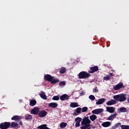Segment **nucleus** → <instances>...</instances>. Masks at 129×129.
I'll use <instances>...</instances> for the list:
<instances>
[{"instance_id":"f257e3e1","label":"nucleus","mask_w":129,"mask_h":129,"mask_svg":"<svg viewBox=\"0 0 129 129\" xmlns=\"http://www.w3.org/2000/svg\"><path fill=\"white\" fill-rule=\"evenodd\" d=\"M113 99H115L116 101H119L120 102H122L126 100V97H125V95L123 94L114 95L113 96Z\"/></svg>"},{"instance_id":"f03ea898","label":"nucleus","mask_w":129,"mask_h":129,"mask_svg":"<svg viewBox=\"0 0 129 129\" xmlns=\"http://www.w3.org/2000/svg\"><path fill=\"white\" fill-rule=\"evenodd\" d=\"M90 76V74L83 71L79 74V79H87V78H89Z\"/></svg>"},{"instance_id":"7ed1b4c3","label":"nucleus","mask_w":129,"mask_h":129,"mask_svg":"<svg viewBox=\"0 0 129 129\" xmlns=\"http://www.w3.org/2000/svg\"><path fill=\"white\" fill-rule=\"evenodd\" d=\"M11 126V122H4V123H1L0 124L1 129H7Z\"/></svg>"},{"instance_id":"20e7f679","label":"nucleus","mask_w":129,"mask_h":129,"mask_svg":"<svg viewBox=\"0 0 129 129\" xmlns=\"http://www.w3.org/2000/svg\"><path fill=\"white\" fill-rule=\"evenodd\" d=\"M40 112V108L38 107H34L33 109L31 110V114H34V115H38Z\"/></svg>"},{"instance_id":"39448f33","label":"nucleus","mask_w":129,"mask_h":129,"mask_svg":"<svg viewBox=\"0 0 129 129\" xmlns=\"http://www.w3.org/2000/svg\"><path fill=\"white\" fill-rule=\"evenodd\" d=\"M86 123H91V120L89 119V116H85L81 122L82 125H84V124H86Z\"/></svg>"},{"instance_id":"423d86ee","label":"nucleus","mask_w":129,"mask_h":129,"mask_svg":"<svg viewBox=\"0 0 129 129\" xmlns=\"http://www.w3.org/2000/svg\"><path fill=\"white\" fill-rule=\"evenodd\" d=\"M82 121V118L80 117H77L75 119V121H76L75 126L76 127H79L80 126V122Z\"/></svg>"},{"instance_id":"0eeeda50","label":"nucleus","mask_w":129,"mask_h":129,"mask_svg":"<svg viewBox=\"0 0 129 129\" xmlns=\"http://www.w3.org/2000/svg\"><path fill=\"white\" fill-rule=\"evenodd\" d=\"M47 113L48 112L44 110H42L41 111H40L39 110V112L38 115V117H45V116L47 115Z\"/></svg>"},{"instance_id":"6e6552de","label":"nucleus","mask_w":129,"mask_h":129,"mask_svg":"<svg viewBox=\"0 0 129 129\" xmlns=\"http://www.w3.org/2000/svg\"><path fill=\"white\" fill-rule=\"evenodd\" d=\"M113 88L115 90H119L120 88H124V86L122 83H120L114 86Z\"/></svg>"},{"instance_id":"1a4fd4ad","label":"nucleus","mask_w":129,"mask_h":129,"mask_svg":"<svg viewBox=\"0 0 129 129\" xmlns=\"http://www.w3.org/2000/svg\"><path fill=\"white\" fill-rule=\"evenodd\" d=\"M102 112H103V109L101 108L96 109L92 111V113H93V114H99L100 113H102Z\"/></svg>"},{"instance_id":"9d476101","label":"nucleus","mask_w":129,"mask_h":129,"mask_svg":"<svg viewBox=\"0 0 129 129\" xmlns=\"http://www.w3.org/2000/svg\"><path fill=\"white\" fill-rule=\"evenodd\" d=\"M97 71H98V67L94 66V67H91L90 68V70L88 72L91 74H93V73H94V72H97Z\"/></svg>"},{"instance_id":"9b49d317","label":"nucleus","mask_w":129,"mask_h":129,"mask_svg":"<svg viewBox=\"0 0 129 129\" xmlns=\"http://www.w3.org/2000/svg\"><path fill=\"white\" fill-rule=\"evenodd\" d=\"M52 78L53 77L49 74H46L44 76V79H45L46 81H48L49 82H51V81H52Z\"/></svg>"},{"instance_id":"f8f14e48","label":"nucleus","mask_w":129,"mask_h":129,"mask_svg":"<svg viewBox=\"0 0 129 129\" xmlns=\"http://www.w3.org/2000/svg\"><path fill=\"white\" fill-rule=\"evenodd\" d=\"M70 97L68 95L64 94L60 97V99L61 101H64V100H68L69 99Z\"/></svg>"},{"instance_id":"ddd939ff","label":"nucleus","mask_w":129,"mask_h":129,"mask_svg":"<svg viewBox=\"0 0 129 129\" xmlns=\"http://www.w3.org/2000/svg\"><path fill=\"white\" fill-rule=\"evenodd\" d=\"M116 115H117V113L112 114L111 115L107 117V120L112 121L115 118V117H116Z\"/></svg>"},{"instance_id":"4468645a","label":"nucleus","mask_w":129,"mask_h":129,"mask_svg":"<svg viewBox=\"0 0 129 129\" xmlns=\"http://www.w3.org/2000/svg\"><path fill=\"white\" fill-rule=\"evenodd\" d=\"M81 109H82L80 107L77 108L76 109L75 111L73 113V115H74V116H75L78 115L79 113H81Z\"/></svg>"},{"instance_id":"2eb2a0df","label":"nucleus","mask_w":129,"mask_h":129,"mask_svg":"<svg viewBox=\"0 0 129 129\" xmlns=\"http://www.w3.org/2000/svg\"><path fill=\"white\" fill-rule=\"evenodd\" d=\"M49 107H51V108H56L57 106H58V104L55 102H52L48 104Z\"/></svg>"},{"instance_id":"dca6fc26","label":"nucleus","mask_w":129,"mask_h":129,"mask_svg":"<svg viewBox=\"0 0 129 129\" xmlns=\"http://www.w3.org/2000/svg\"><path fill=\"white\" fill-rule=\"evenodd\" d=\"M111 124V123L109 121L104 122L101 124L102 126L103 127H108Z\"/></svg>"},{"instance_id":"f3484780","label":"nucleus","mask_w":129,"mask_h":129,"mask_svg":"<svg viewBox=\"0 0 129 129\" xmlns=\"http://www.w3.org/2000/svg\"><path fill=\"white\" fill-rule=\"evenodd\" d=\"M105 101V99L104 98L99 99L97 102H96V104L97 105H100V104H102Z\"/></svg>"},{"instance_id":"a211bd4d","label":"nucleus","mask_w":129,"mask_h":129,"mask_svg":"<svg viewBox=\"0 0 129 129\" xmlns=\"http://www.w3.org/2000/svg\"><path fill=\"white\" fill-rule=\"evenodd\" d=\"M107 111L110 113H113L114 112V108L113 107H106Z\"/></svg>"},{"instance_id":"6ab92c4d","label":"nucleus","mask_w":129,"mask_h":129,"mask_svg":"<svg viewBox=\"0 0 129 129\" xmlns=\"http://www.w3.org/2000/svg\"><path fill=\"white\" fill-rule=\"evenodd\" d=\"M117 112L118 113H120L121 112H127V111L126 110V108L121 107L117 109Z\"/></svg>"},{"instance_id":"aec40b11","label":"nucleus","mask_w":129,"mask_h":129,"mask_svg":"<svg viewBox=\"0 0 129 129\" xmlns=\"http://www.w3.org/2000/svg\"><path fill=\"white\" fill-rule=\"evenodd\" d=\"M116 101L114 100H111L106 102L107 105H113L116 104Z\"/></svg>"},{"instance_id":"412c9836","label":"nucleus","mask_w":129,"mask_h":129,"mask_svg":"<svg viewBox=\"0 0 129 129\" xmlns=\"http://www.w3.org/2000/svg\"><path fill=\"white\" fill-rule=\"evenodd\" d=\"M10 126L13 128L19 127V124H18V123L17 122H12L11 123H10Z\"/></svg>"},{"instance_id":"4be33fe9","label":"nucleus","mask_w":129,"mask_h":129,"mask_svg":"<svg viewBox=\"0 0 129 129\" xmlns=\"http://www.w3.org/2000/svg\"><path fill=\"white\" fill-rule=\"evenodd\" d=\"M37 104V101L35 99H32L30 101L29 105L30 106H35Z\"/></svg>"},{"instance_id":"5701e85b","label":"nucleus","mask_w":129,"mask_h":129,"mask_svg":"<svg viewBox=\"0 0 129 129\" xmlns=\"http://www.w3.org/2000/svg\"><path fill=\"white\" fill-rule=\"evenodd\" d=\"M12 120H15L16 121L21 120V116L18 115H15L11 118Z\"/></svg>"},{"instance_id":"b1692460","label":"nucleus","mask_w":129,"mask_h":129,"mask_svg":"<svg viewBox=\"0 0 129 129\" xmlns=\"http://www.w3.org/2000/svg\"><path fill=\"white\" fill-rule=\"evenodd\" d=\"M51 84H55L56 83H58V82H60V81L59 79H55L54 77H53V78L52 79L51 81Z\"/></svg>"},{"instance_id":"393cba45","label":"nucleus","mask_w":129,"mask_h":129,"mask_svg":"<svg viewBox=\"0 0 129 129\" xmlns=\"http://www.w3.org/2000/svg\"><path fill=\"white\" fill-rule=\"evenodd\" d=\"M70 106L73 108H74L75 107H78L79 105H78V103L76 102H72L71 103Z\"/></svg>"},{"instance_id":"a878e982","label":"nucleus","mask_w":129,"mask_h":129,"mask_svg":"<svg viewBox=\"0 0 129 129\" xmlns=\"http://www.w3.org/2000/svg\"><path fill=\"white\" fill-rule=\"evenodd\" d=\"M37 128L39 129H50V128L47 127V124H44L41 125H39L37 127Z\"/></svg>"},{"instance_id":"bb28decb","label":"nucleus","mask_w":129,"mask_h":129,"mask_svg":"<svg viewBox=\"0 0 129 129\" xmlns=\"http://www.w3.org/2000/svg\"><path fill=\"white\" fill-rule=\"evenodd\" d=\"M40 97L42 98V99H44V100H46L47 99V96H46V94H45V92H42L41 93L39 94Z\"/></svg>"},{"instance_id":"cd10ccee","label":"nucleus","mask_w":129,"mask_h":129,"mask_svg":"<svg viewBox=\"0 0 129 129\" xmlns=\"http://www.w3.org/2000/svg\"><path fill=\"white\" fill-rule=\"evenodd\" d=\"M89 118L91 121H94L97 118V116L95 114H92L89 116Z\"/></svg>"},{"instance_id":"c85d7f7f","label":"nucleus","mask_w":129,"mask_h":129,"mask_svg":"<svg viewBox=\"0 0 129 129\" xmlns=\"http://www.w3.org/2000/svg\"><path fill=\"white\" fill-rule=\"evenodd\" d=\"M59 126L60 128H64L67 126V123L65 122H61V123L59 124Z\"/></svg>"},{"instance_id":"c756f323","label":"nucleus","mask_w":129,"mask_h":129,"mask_svg":"<svg viewBox=\"0 0 129 129\" xmlns=\"http://www.w3.org/2000/svg\"><path fill=\"white\" fill-rule=\"evenodd\" d=\"M90 126V123H86L80 127L81 129H86Z\"/></svg>"},{"instance_id":"7c9ffc66","label":"nucleus","mask_w":129,"mask_h":129,"mask_svg":"<svg viewBox=\"0 0 129 129\" xmlns=\"http://www.w3.org/2000/svg\"><path fill=\"white\" fill-rule=\"evenodd\" d=\"M25 119L26 120H29V119H33V116H32V115H26L25 116Z\"/></svg>"},{"instance_id":"2f4dec72","label":"nucleus","mask_w":129,"mask_h":129,"mask_svg":"<svg viewBox=\"0 0 129 129\" xmlns=\"http://www.w3.org/2000/svg\"><path fill=\"white\" fill-rule=\"evenodd\" d=\"M121 125V123L118 122L115 124L114 126L112 127V129H116L118 126H120Z\"/></svg>"},{"instance_id":"473e14b6","label":"nucleus","mask_w":129,"mask_h":129,"mask_svg":"<svg viewBox=\"0 0 129 129\" xmlns=\"http://www.w3.org/2000/svg\"><path fill=\"white\" fill-rule=\"evenodd\" d=\"M64 72H66V68L61 67L60 69L59 73H60V74H63Z\"/></svg>"},{"instance_id":"72a5a7b5","label":"nucleus","mask_w":129,"mask_h":129,"mask_svg":"<svg viewBox=\"0 0 129 129\" xmlns=\"http://www.w3.org/2000/svg\"><path fill=\"white\" fill-rule=\"evenodd\" d=\"M120 127L121 129H129V125H121Z\"/></svg>"},{"instance_id":"f704fd0d","label":"nucleus","mask_w":129,"mask_h":129,"mask_svg":"<svg viewBox=\"0 0 129 129\" xmlns=\"http://www.w3.org/2000/svg\"><path fill=\"white\" fill-rule=\"evenodd\" d=\"M89 99L92 100V101H93L95 100V97L94 95H91L89 96Z\"/></svg>"},{"instance_id":"c9c22d12","label":"nucleus","mask_w":129,"mask_h":129,"mask_svg":"<svg viewBox=\"0 0 129 129\" xmlns=\"http://www.w3.org/2000/svg\"><path fill=\"white\" fill-rule=\"evenodd\" d=\"M88 110V108L87 107H84L82 108V112H86Z\"/></svg>"},{"instance_id":"e433bc0d","label":"nucleus","mask_w":129,"mask_h":129,"mask_svg":"<svg viewBox=\"0 0 129 129\" xmlns=\"http://www.w3.org/2000/svg\"><path fill=\"white\" fill-rule=\"evenodd\" d=\"M59 96H54L52 98V100H59Z\"/></svg>"},{"instance_id":"4c0bfd02","label":"nucleus","mask_w":129,"mask_h":129,"mask_svg":"<svg viewBox=\"0 0 129 129\" xmlns=\"http://www.w3.org/2000/svg\"><path fill=\"white\" fill-rule=\"evenodd\" d=\"M59 85H60V86H65L66 83H65V82H60L59 83Z\"/></svg>"},{"instance_id":"58836bf2","label":"nucleus","mask_w":129,"mask_h":129,"mask_svg":"<svg viewBox=\"0 0 129 129\" xmlns=\"http://www.w3.org/2000/svg\"><path fill=\"white\" fill-rule=\"evenodd\" d=\"M103 79L104 80H109V79H110V77H109V75H108L107 77H104Z\"/></svg>"},{"instance_id":"ea45409f","label":"nucleus","mask_w":129,"mask_h":129,"mask_svg":"<svg viewBox=\"0 0 129 129\" xmlns=\"http://www.w3.org/2000/svg\"><path fill=\"white\" fill-rule=\"evenodd\" d=\"M93 92L96 93V92H98V90H97V87H96L95 89L93 90Z\"/></svg>"},{"instance_id":"a19ab883","label":"nucleus","mask_w":129,"mask_h":129,"mask_svg":"<svg viewBox=\"0 0 129 129\" xmlns=\"http://www.w3.org/2000/svg\"><path fill=\"white\" fill-rule=\"evenodd\" d=\"M19 124H20V125H23V122L21 121L19 122Z\"/></svg>"},{"instance_id":"79ce46f5","label":"nucleus","mask_w":129,"mask_h":129,"mask_svg":"<svg viewBox=\"0 0 129 129\" xmlns=\"http://www.w3.org/2000/svg\"><path fill=\"white\" fill-rule=\"evenodd\" d=\"M112 76H113V75L112 74V73H110V78L112 77Z\"/></svg>"},{"instance_id":"37998d69","label":"nucleus","mask_w":129,"mask_h":129,"mask_svg":"<svg viewBox=\"0 0 129 129\" xmlns=\"http://www.w3.org/2000/svg\"><path fill=\"white\" fill-rule=\"evenodd\" d=\"M127 101L129 103V98L127 99Z\"/></svg>"},{"instance_id":"c03bdc74","label":"nucleus","mask_w":129,"mask_h":129,"mask_svg":"<svg viewBox=\"0 0 129 129\" xmlns=\"http://www.w3.org/2000/svg\"><path fill=\"white\" fill-rule=\"evenodd\" d=\"M95 127H96V126H93L92 127L93 128H95Z\"/></svg>"}]
</instances>
